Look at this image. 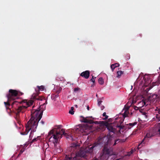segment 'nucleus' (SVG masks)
<instances>
[{
  "label": "nucleus",
  "instance_id": "obj_12",
  "mask_svg": "<svg viewBox=\"0 0 160 160\" xmlns=\"http://www.w3.org/2000/svg\"><path fill=\"white\" fill-rule=\"evenodd\" d=\"M23 102H24L26 105H24L26 107V108L32 105L34 102V101L32 100H29L28 102L26 100H24L23 101Z\"/></svg>",
  "mask_w": 160,
  "mask_h": 160
},
{
  "label": "nucleus",
  "instance_id": "obj_14",
  "mask_svg": "<svg viewBox=\"0 0 160 160\" xmlns=\"http://www.w3.org/2000/svg\"><path fill=\"white\" fill-rule=\"evenodd\" d=\"M137 123V122H135L133 123H129L127 124V126L128 129H130L133 126L136 125Z\"/></svg>",
  "mask_w": 160,
  "mask_h": 160
},
{
  "label": "nucleus",
  "instance_id": "obj_28",
  "mask_svg": "<svg viewBox=\"0 0 160 160\" xmlns=\"http://www.w3.org/2000/svg\"><path fill=\"white\" fill-rule=\"evenodd\" d=\"M106 113L105 112H104L103 114V116H104L105 117L103 119V120H106L108 118V116L106 115Z\"/></svg>",
  "mask_w": 160,
  "mask_h": 160
},
{
  "label": "nucleus",
  "instance_id": "obj_43",
  "mask_svg": "<svg viewBox=\"0 0 160 160\" xmlns=\"http://www.w3.org/2000/svg\"><path fill=\"white\" fill-rule=\"evenodd\" d=\"M133 150H131V151H130V152H130V153H131V154H132L133 153Z\"/></svg>",
  "mask_w": 160,
  "mask_h": 160
},
{
  "label": "nucleus",
  "instance_id": "obj_50",
  "mask_svg": "<svg viewBox=\"0 0 160 160\" xmlns=\"http://www.w3.org/2000/svg\"><path fill=\"white\" fill-rule=\"evenodd\" d=\"M94 160H98V159L97 158H95Z\"/></svg>",
  "mask_w": 160,
  "mask_h": 160
},
{
  "label": "nucleus",
  "instance_id": "obj_30",
  "mask_svg": "<svg viewBox=\"0 0 160 160\" xmlns=\"http://www.w3.org/2000/svg\"><path fill=\"white\" fill-rule=\"evenodd\" d=\"M155 111L157 112L158 114L160 115V108L157 107Z\"/></svg>",
  "mask_w": 160,
  "mask_h": 160
},
{
  "label": "nucleus",
  "instance_id": "obj_4",
  "mask_svg": "<svg viewBox=\"0 0 160 160\" xmlns=\"http://www.w3.org/2000/svg\"><path fill=\"white\" fill-rule=\"evenodd\" d=\"M102 140L100 139L98 141L94 143L91 147L86 148L84 149H80L78 152L76 153V157H83L85 158L87 154L89 153H92L93 152L94 149H95V148L97 147L99 144H102L101 142Z\"/></svg>",
  "mask_w": 160,
  "mask_h": 160
},
{
  "label": "nucleus",
  "instance_id": "obj_25",
  "mask_svg": "<svg viewBox=\"0 0 160 160\" xmlns=\"http://www.w3.org/2000/svg\"><path fill=\"white\" fill-rule=\"evenodd\" d=\"M62 89V88H61L59 87L58 88L56 91V94H58L60 92Z\"/></svg>",
  "mask_w": 160,
  "mask_h": 160
},
{
  "label": "nucleus",
  "instance_id": "obj_29",
  "mask_svg": "<svg viewBox=\"0 0 160 160\" xmlns=\"http://www.w3.org/2000/svg\"><path fill=\"white\" fill-rule=\"evenodd\" d=\"M73 107H71V109L70 110L69 112V113L72 115H73L74 114V111L73 110Z\"/></svg>",
  "mask_w": 160,
  "mask_h": 160
},
{
  "label": "nucleus",
  "instance_id": "obj_31",
  "mask_svg": "<svg viewBox=\"0 0 160 160\" xmlns=\"http://www.w3.org/2000/svg\"><path fill=\"white\" fill-rule=\"evenodd\" d=\"M152 97H154V98L156 99L158 98V95L157 94H154L152 95Z\"/></svg>",
  "mask_w": 160,
  "mask_h": 160
},
{
  "label": "nucleus",
  "instance_id": "obj_34",
  "mask_svg": "<svg viewBox=\"0 0 160 160\" xmlns=\"http://www.w3.org/2000/svg\"><path fill=\"white\" fill-rule=\"evenodd\" d=\"M80 88H75L74 89V92H77L78 91L80 90Z\"/></svg>",
  "mask_w": 160,
  "mask_h": 160
},
{
  "label": "nucleus",
  "instance_id": "obj_15",
  "mask_svg": "<svg viewBox=\"0 0 160 160\" xmlns=\"http://www.w3.org/2000/svg\"><path fill=\"white\" fill-rule=\"evenodd\" d=\"M119 64L118 63H115L113 64H112L111 66V68L112 69V71H113L114 69L116 67H119Z\"/></svg>",
  "mask_w": 160,
  "mask_h": 160
},
{
  "label": "nucleus",
  "instance_id": "obj_42",
  "mask_svg": "<svg viewBox=\"0 0 160 160\" xmlns=\"http://www.w3.org/2000/svg\"><path fill=\"white\" fill-rule=\"evenodd\" d=\"M104 108V107L103 106H102L101 107V110H103Z\"/></svg>",
  "mask_w": 160,
  "mask_h": 160
},
{
  "label": "nucleus",
  "instance_id": "obj_6",
  "mask_svg": "<svg viewBox=\"0 0 160 160\" xmlns=\"http://www.w3.org/2000/svg\"><path fill=\"white\" fill-rule=\"evenodd\" d=\"M102 139L101 143L102 144H99L98 145L101 146H104V148L103 149V151L104 153L106 154H108L109 155H111L112 154V150L111 149H109L107 147H106V146L108 145L109 143V139L107 137H103L102 138H99L98 141L100 139Z\"/></svg>",
  "mask_w": 160,
  "mask_h": 160
},
{
  "label": "nucleus",
  "instance_id": "obj_1",
  "mask_svg": "<svg viewBox=\"0 0 160 160\" xmlns=\"http://www.w3.org/2000/svg\"><path fill=\"white\" fill-rule=\"evenodd\" d=\"M31 117L28 121L26 126V130L27 132L21 133L23 135H26L30 130L34 132L36 131L38 123L41 119L43 114V111L40 110L39 108L35 111H31Z\"/></svg>",
  "mask_w": 160,
  "mask_h": 160
},
{
  "label": "nucleus",
  "instance_id": "obj_2",
  "mask_svg": "<svg viewBox=\"0 0 160 160\" xmlns=\"http://www.w3.org/2000/svg\"><path fill=\"white\" fill-rule=\"evenodd\" d=\"M61 126H57L56 128L51 130L49 133L48 136L50 137L49 141L53 143L55 148H58L57 144L58 142L59 138H61L62 135L65 136H69L67 133L65 132L64 129H61Z\"/></svg>",
  "mask_w": 160,
  "mask_h": 160
},
{
  "label": "nucleus",
  "instance_id": "obj_37",
  "mask_svg": "<svg viewBox=\"0 0 160 160\" xmlns=\"http://www.w3.org/2000/svg\"><path fill=\"white\" fill-rule=\"evenodd\" d=\"M80 117L81 118H82V120H81V122H82V121H84L85 119L86 118L84 117L83 116H80Z\"/></svg>",
  "mask_w": 160,
  "mask_h": 160
},
{
  "label": "nucleus",
  "instance_id": "obj_10",
  "mask_svg": "<svg viewBox=\"0 0 160 160\" xmlns=\"http://www.w3.org/2000/svg\"><path fill=\"white\" fill-rule=\"evenodd\" d=\"M90 76V72L88 70H86L85 71L82 72L80 74V76L85 78L86 79H88L89 78Z\"/></svg>",
  "mask_w": 160,
  "mask_h": 160
},
{
  "label": "nucleus",
  "instance_id": "obj_22",
  "mask_svg": "<svg viewBox=\"0 0 160 160\" xmlns=\"http://www.w3.org/2000/svg\"><path fill=\"white\" fill-rule=\"evenodd\" d=\"M117 77L118 78H119L121 76V75L123 73L122 71H118L117 72Z\"/></svg>",
  "mask_w": 160,
  "mask_h": 160
},
{
  "label": "nucleus",
  "instance_id": "obj_23",
  "mask_svg": "<svg viewBox=\"0 0 160 160\" xmlns=\"http://www.w3.org/2000/svg\"><path fill=\"white\" fill-rule=\"evenodd\" d=\"M58 94H56V95L52 94V95L51 98L52 99H54L55 98H58Z\"/></svg>",
  "mask_w": 160,
  "mask_h": 160
},
{
  "label": "nucleus",
  "instance_id": "obj_11",
  "mask_svg": "<svg viewBox=\"0 0 160 160\" xmlns=\"http://www.w3.org/2000/svg\"><path fill=\"white\" fill-rule=\"evenodd\" d=\"M77 129L78 131L83 133V132L85 133L88 130V128L86 127L84 125H82L79 128H78Z\"/></svg>",
  "mask_w": 160,
  "mask_h": 160
},
{
  "label": "nucleus",
  "instance_id": "obj_8",
  "mask_svg": "<svg viewBox=\"0 0 160 160\" xmlns=\"http://www.w3.org/2000/svg\"><path fill=\"white\" fill-rule=\"evenodd\" d=\"M37 88H35L36 93H33L32 96L31 98L35 100H42V98L38 96L39 91H43L44 90V87L43 86H37Z\"/></svg>",
  "mask_w": 160,
  "mask_h": 160
},
{
  "label": "nucleus",
  "instance_id": "obj_33",
  "mask_svg": "<svg viewBox=\"0 0 160 160\" xmlns=\"http://www.w3.org/2000/svg\"><path fill=\"white\" fill-rule=\"evenodd\" d=\"M140 103H142V104H143V106H144V105H148V104H147V105H146V102H145V101H142L141 102H140Z\"/></svg>",
  "mask_w": 160,
  "mask_h": 160
},
{
  "label": "nucleus",
  "instance_id": "obj_36",
  "mask_svg": "<svg viewBox=\"0 0 160 160\" xmlns=\"http://www.w3.org/2000/svg\"><path fill=\"white\" fill-rule=\"evenodd\" d=\"M37 138H34L33 140H32L31 142V143H32L37 141Z\"/></svg>",
  "mask_w": 160,
  "mask_h": 160
},
{
  "label": "nucleus",
  "instance_id": "obj_46",
  "mask_svg": "<svg viewBox=\"0 0 160 160\" xmlns=\"http://www.w3.org/2000/svg\"><path fill=\"white\" fill-rule=\"evenodd\" d=\"M87 109H88V110H89V107L88 106H87Z\"/></svg>",
  "mask_w": 160,
  "mask_h": 160
},
{
  "label": "nucleus",
  "instance_id": "obj_44",
  "mask_svg": "<svg viewBox=\"0 0 160 160\" xmlns=\"http://www.w3.org/2000/svg\"><path fill=\"white\" fill-rule=\"evenodd\" d=\"M131 153H130V152H128V153L127 154V155H128V156H130V155H131Z\"/></svg>",
  "mask_w": 160,
  "mask_h": 160
},
{
  "label": "nucleus",
  "instance_id": "obj_38",
  "mask_svg": "<svg viewBox=\"0 0 160 160\" xmlns=\"http://www.w3.org/2000/svg\"><path fill=\"white\" fill-rule=\"evenodd\" d=\"M40 123L42 125H43L44 124L45 122L43 120H41Z\"/></svg>",
  "mask_w": 160,
  "mask_h": 160
},
{
  "label": "nucleus",
  "instance_id": "obj_21",
  "mask_svg": "<svg viewBox=\"0 0 160 160\" xmlns=\"http://www.w3.org/2000/svg\"><path fill=\"white\" fill-rule=\"evenodd\" d=\"M98 83L101 85H102L104 83L103 79L102 78H100L98 80Z\"/></svg>",
  "mask_w": 160,
  "mask_h": 160
},
{
  "label": "nucleus",
  "instance_id": "obj_32",
  "mask_svg": "<svg viewBox=\"0 0 160 160\" xmlns=\"http://www.w3.org/2000/svg\"><path fill=\"white\" fill-rule=\"evenodd\" d=\"M158 131L159 132V133L160 134V123H158Z\"/></svg>",
  "mask_w": 160,
  "mask_h": 160
},
{
  "label": "nucleus",
  "instance_id": "obj_47",
  "mask_svg": "<svg viewBox=\"0 0 160 160\" xmlns=\"http://www.w3.org/2000/svg\"><path fill=\"white\" fill-rule=\"evenodd\" d=\"M146 114H147V113H146V112H144V113H143V115H145L146 116Z\"/></svg>",
  "mask_w": 160,
  "mask_h": 160
},
{
  "label": "nucleus",
  "instance_id": "obj_9",
  "mask_svg": "<svg viewBox=\"0 0 160 160\" xmlns=\"http://www.w3.org/2000/svg\"><path fill=\"white\" fill-rule=\"evenodd\" d=\"M153 136V135L151 132H148L147 133L146 136L142 140V142L138 145V148H140L143 145V144H145V142L144 141L146 138H150Z\"/></svg>",
  "mask_w": 160,
  "mask_h": 160
},
{
  "label": "nucleus",
  "instance_id": "obj_41",
  "mask_svg": "<svg viewBox=\"0 0 160 160\" xmlns=\"http://www.w3.org/2000/svg\"><path fill=\"white\" fill-rule=\"evenodd\" d=\"M99 122H101V123H102V124H103V125H105V124H107V123H105L104 122V121H99Z\"/></svg>",
  "mask_w": 160,
  "mask_h": 160
},
{
  "label": "nucleus",
  "instance_id": "obj_39",
  "mask_svg": "<svg viewBox=\"0 0 160 160\" xmlns=\"http://www.w3.org/2000/svg\"><path fill=\"white\" fill-rule=\"evenodd\" d=\"M134 109L136 110H138L139 109V108L136 106H134Z\"/></svg>",
  "mask_w": 160,
  "mask_h": 160
},
{
  "label": "nucleus",
  "instance_id": "obj_16",
  "mask_svg": "<svg viewBox=\"0 0 160 160\" xmlns=\"http://www.w3.org/2000/svg\"><path fill=\"white\" fill-rule=\"evenodd\" d=\"M65 160H77L76 157L72 158L69 156L66 155L65 157Z\"/></svg>",
  "mask_w": 160,
  "mask_h": 160
},
{
  "label": "nucleus",
  "instance_id": "obj_5",
  "mask_svg": "<svg viewBox=\"0 0 160 160\" xmlns=\"http://www.w3.org/2000/svg\"><path fill=\"white\" fill-rule=\"evenodd\" d=\"M23 102L14 101L11 104L12 110H13L14 109H15V112L17 116H18L21 112L23 113L24 110L26 109V107L23 105L22 106L19 105V104L23 103Z\"/></svg>",
  "mask_w": 160,
  "mask_h": 160
},
{
  "label": "nucleus",
  "instance_id": "obj_18",
  "mask_svg": "<svg viewBox=\"0 0 160 160\" xmlns=\"http://www.w3.org/2000/svg\"><path fill=\"white\" fill-rule=\"evenodd\" d=\"M124 112L123 114V117L124 118L128 117V115L129 114V111L124 110Z\"/></svg>",
  "mask_w": 160,
  "mask_h": 160
},
{
  "label": "nucleus",
  "instance_id": "obj_3",
  "mask_svg": "<svg viewBox=\"0 0 160 160\" xmlns=\"http://www.w3.org/2000/svg\"><path fill=\"white\" fill-rule=\"evenodd\" d=\"M23 93L17 90L10 89L9 90V93L7 95L8 98V101L7 102H4V104L7 110H9L8 112H11V110L9 108L10 106V102L12 100H15L18 96L22 95Z\"/></svg>",
  "mask_w": 160,
  "mask_h": 160
},
{
  "label": "nucleus",
  "instance_id": "obj_48",
  "mask_svg": "<svg viewBox=\"0 0 160 160\" xmlns=\"http://www.w3.org/2000/svg\"><path fill=\"white\" fill-rule=\"evenodd\" d=\"M75 106L76 108H78V105H75Z\"/></svg>",
  "mask_w": 160,
  "mask_h": 160
},
{
  "label": "nucleus",
  "instance_id": "obj_20",
  "mask_svg": "<svg viewBox=\"0 0 160 160\" xmlns=\"http://www.w3.org/2000/svg\"><path fill=\"white\" fill-rule=\"evenodd\" d=\"M28 143L27 144V143H25V144H24V146L22 145L21 146V147L22 148V149L20 151V152H21V153H22L25 150V149L24 148V147H27L28 146Z\"/></svg>",
  "mask_w": 160,
  "mask_h": 160
},
{
  "label": "nucleus",
  "instance_id": "obj_40",
  "mask_svg": "<svg viewBox=\"0 0 160 160\" xmlns=\"http://www.w3.org/2000/svg\"><path fill=\"white\" fill-rule=\"evenodd\" d=\"M102 102L101 101H99L98 102V104L99 106H100V105L101 104V103Z\"/></svg>",
  "mask_w": 160,
  "mask_h": 160
},
{
  "label": "nucleus",
  "instance_id": "obj_49",
  "mask_svg": "<svg viewBox=\"0 0 160 160\" xmlns=\"http://www.w3.org/2000/svg\"><path fill=\"white\" fill-rule=\"evenodd\" d=\"M67 133L68 134V135H69V136L70 134H68V133ZM68 136H66V138H67V137Z\"/></svg>",
  "mask_w": 160,
  "mask_h": 160
},
{
  "label": "nucleus",
  "instance_id": "obj_7",
  "mask_svg": "<svg viewBox=\"0 0 160 160\" xmlns=\"http://www.w3.org/2000/svg\"><path fill=\"white\" fill-rule=\"evenodd\" d=\"M119 119V123H118L115 127L116 128H113L112 125H108L106 126L107 129L108 130L109 132V134H108V135H109V136H111V133L112 132L113 133H115L117 131V129L118 128V129L117 130L120 133H121L120 130L121 129L124 128L125 126L122 125H121L123 122V120H122L121 119Z\"/></svg>",
  "mask_w": 160,
  "mask_h": 160
},
{
  "label": "nucleus",
  "instance_id": "obj_19",
  "mask_svg": "<svg viewBox=\"0 0 160 160\" xmlns=\"http://www.w3.org/2000/svg\"><path fill=\"white\" fill-rule=\"evenodd\" d=\"M78 146L77 144L76 143H73L72 144L71 146L69 148V150H70L72 148H74Z\"/></svg>",
  "mask_w": 160,
  "mask_h": 160
},
{
  "label": "nucleus",
  "instance_id": "obj_27",
  "mask_svg": "<svg viewBox=\"0 0 160 160\" xmlns=\"http://www.w3.org/2000/svg\"><path fill=\"white\" fill-rule=\"evenodd\" d=\"M156 118L157 119L158 121H160V115H159L158 114H156L155 116Z\"/></svg>",
  "mask_w": 160,
  "mask_h": 160
},
{
  "label": "nucleus",
  "instance_id": "obj_17",
  "mask_svg": "<svg viewBox=\"0 0 160 160\" xmlns=\"http://www.w3.org/2000/svg\"><path fill=\"white\" fill-rule=\"evenodd\" d=\"M160 84L159 82H153L152 85H151L149 87V89H151L154 86H155L156 85H158Z\"/></svg>",
  "mask_w": 160,
  "mask_h": 160
},
{
  "label": "nucleus",
  "instance_id": "obj_24",
  "mask_svg": "<svg viewBox=\"0 0 160 160\" xmlns=\"http://www.w3.org/2000/svg\"><path fill=\"white\" fill-rule=\"evenodd\" d=\"M121 140L120 139H117V140H116L114 141V144H113V146H115L116 144L118 143L120 141H121Z\"/></svg>",
  "mask_w": 160,
  "mask_h": 160
},
{
  "label": "nucleus",
  "instance_id": "obj_13",
  "mask_svg": "<svg viewBox=\"0 0 160 160\" xmlns=\"http://www.w3.org/2000/svg\"><path fill=\"white\" fill-rule=\"evenodd\" d=\"M82 122H84V123H88L89 124H92L93 123H95L96 124L98 123V121H96L95 122H94L92 120H89L87 119L86 118L84 121H82Z\"/></svg>",
  "mask_w": 160,
  "mask_h": 160
},
{
  "label": "nucleus",
  "instance_id": "obj_35",
  "mask_svg": "<svg viewBox=\"0 0 160 160\" xmlns=\"http://www.w3.org/2000/svg\"><path fill=\"white\" fill-rule=\"evenodd\" d=\"M94 78H96V77L94 78L93 76H92V78L91 79V81L93 83L95 82V79Z\"/></svg>",
  "mask_w": 160,
  "mask_h": 160
},
{
  "label": "nucleus",
  "instance_id": "obj_45",
  "mask_svg": "<svg viewBox=\"0 0 160 160\" xmlns=\"http://www.w3.org/2000/svg\"><path fill=\"white\" fill-rule=\"evenodd\" d=\"M22 153H21V152H20L19 154L18 155V157H19L20 155Z\"/></svg>",
  "mask_w": 160,
  "mask_h": 160
},
{
  "label": "nucleus",
  "instance_id": "obj_26",
  "mask_svg": "<svg viewBox=\"0 0 160 160\" xmlns=\"http://www.w3.org/2000/svg\"><path fill=\"white\" fill-rule=\"evenodd\" d=\"M130 108L129 106H126V105L125 106L124 108H123V110H126L128 111V110Z\"/></svg>",
  "mask_w": 160,
  "mask_h": 160
}]
</instances>
